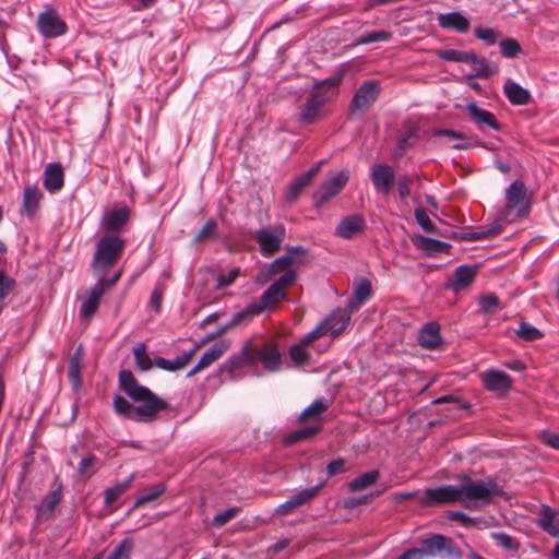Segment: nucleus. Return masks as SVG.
Returning a JSON list of instances; mask_svg holds the SVG:
<instances>
[{"instance_id":"obj_1","label":"nucleus","mask_w":559,"mask_h":559,"mask_svg":"<svg viewBox=\"0 0 559 559\" xmlns=\"http://www.w3.org/2000/svg\"><path fill=\"white\" fill-rule=\"evenodd\" d=\"M119 388L134 402V406L121 395H115L112 406L115 412L124 418L138 423H152L157 414L169 408V403L157 396L148 388L141 385L129 369H122L118 377Z\"/></svg>"},{"instance_id":"obj_2","label":"nucleus","mask_w":559,"mask_h":559,"mask_svg":"<svg viewBox=\"0 0 559 559\" xmlns=\"http://www.w3.org/2000/svg\"><path fill=\"white\" fill-rule=\"evenodd\" d=\"M126 240L119 234H104L96 245L91 269L96 275H105L122 257Z\"/></svg>"},{"instance_id":"obj_3","label":"nucleus","mask_w":559,"mask_h":559,"mask_svg":"<svg viewBox=\"0 0 559 559\" xmlns=\"http://www.w3.org/2000/svg\"><path fill=\"white\" fill-rule=\"evenodd\" d=\"M459 492L462 497L460 502L464 503L466 508H471L472 501L489 502L493 496L501 495L502 489L492 480L483 483L464 476L462 484L459 486Z\"/></svg>"},{"instance_id":"obj_4","label":"nucleus","mask_w":559,"mask_h":559,"mask_svg":"<svg viewBox=\"0 0 559 559\" xmlns=\"http://www.w3.org/2000/svg\"><path fill=\"white\" fill-rule=\"evenodd\" d=\"M506 207L503 210V219L514 215L516 218H522L530 213V195L527 194L526 187L522 180L513 181L504 192Z\"/></svg>"},{"instance_id":"obj_5","label":"nucleus","mask_w":559,"mask_h":559,"mask_svg":"<svg viewBox=\"0 0 559 559\" xmlns=\"http://www.w3.org/2000/svg\"><path fill=\"white\" fill-rule=\"evenodd\" d=\"M286 237V228L283 224L262 227L255 230L253 238L259 243L260 252L269 258L281 250L282 243Z\"/></svg>"},{"instance_id":"obj_6","label":"nucleus","mask_w":559,"mask_h":559,"mask_svg":"<svg viewBox=\"0 0 559 559\" xmlns=\"http://www.w3.org/2000/svg\"><path fill=\"white\" fill-rule=\"evenodd\" d=\"M344 79V71L338 70L330 78L314 83L311 92V98L307 105H325L332 102L340 92V85Z\"/></svg>"},{"instance_id":"obj_7","label":"nucleus","mask_w":559,"mask_h":559,"mask_svg":"<svg viewBox=\"0 0 559 559\" xmlns=\"http://www.w3.org/2000/svg\"><path fill=\"white\" fill-rule=\"evenodd\" d=\"M421 547L418 548L421 552V559L426 557H436L441 554H447L450 557H460L461 551L451 538L443 535H432L429 538L421 540Z\"/></svg>"},{"instance_id":"obj_8","label":"nucleus","mask_w":559,"mask_h":559,"mask_svg":"<svg viewBox=\"0 0 559 559\" xmlns=\"http://www.w3.org/2000/svg\"><path fill=\"white\" fill-rule=\"evenodd\" d=\"M349 179V173L342 170L334 177L323 181L312 195L316 207L322 206L330 199L337 195L346 186Z\"/></svg>"},{"instance_id":"obj_9","label":"nucleus","mask_w":559,"mask_h":559,"mask_svg":"<svg viewBox=\"0 0 559 559\" xmlns=\"http://www.w3.org/2000/svg\"><path fill=\"white\" fill-rule=\"evenodd\" d=\"M484 388L498 397L504 396L512 389V378L499 369H487L479 374Z\"/></svg>"},{"instance_id":"obj_10","label":"nucleus","mask_w":559,"mask_h":559,"mask_svg":"<svg viewBox=\"0 0 559 559\" xmlns=\"http://www.w3.org/2000/svg\"><path fill=\"white\" fill-rule=\"evenodd\" d=\"M308 249L302 246H293L286 249V253L275 259L269 266L270 276L281 272L292 270L293 265H299L305 262Z\"/></svg>"},{"instance_id":"obj_11","label":"nucleus","mask_w":559,"mask_h":559,"mask_svg":"<svg viewBox=\"0 0 559 559\" xmlns=\"http://www.w3.org/2000/svg\"><path fill=\"white\" fill-rule=\"evenodd\" d=\"M38 32L45 38H56L67 33V24L53 9L39 13L37 19Z\"/></svg>"},{"instance_id":"obj_12","label":"nucleus","mask_w":559,"mask_h":559,"mask_svg":"<svg viewBox=\"0 0 559 559\" xmlns=\"http://www.w3.org/2000/svg\"><path fill=\"white\" fill-rule=\"evenodd\" d=\"M251 356L253 364L262 362L264 369L270 372H276L281 369L282 354L278 346L273 342L264 344L260 349L251 348Z\"/></svg>"},{"instance_id":"obj_13","label":"nucleus","mask_w":559,"mask_h":559,"mask_svg":"<svg viewBox=\"0 0 559 559\" xmlns=\"http://www.w3.org/2000/svg\"><path fill=\"white\" fill-rule=\"evenodd\" d=\"M130 218V209L121 206L120 209L105 212L100 218L99 227L105 234H118L128 224Z\"/></svg>"},{"instance_id":"obj_14","label":"nucleus","mask_w":559,"mask_h":559,"mask_svg":"<svg viewBox=\"0 0 559 559\" xmlns=\"http://www.w3.org/2000/svg\"><path fill=\"white\" fill-rule=\"evenodd\" d=\"M323 484H319L314 487L305 488L292 496L287 501L280 504L275 509V514L287 515L294 512L295 509L301 507L313 499L322 488Z\"/></svg>"},{"instance_id":"obj_15","label":"nucleus","mask_w":559,"mask_h":559,"mask_svg":"<svg viewBox=\"0 0 559 559\" xmlns=\"http://www.w3.org/2000/svg\"><path fill=\"white\" fill-rule=\"evenodd\" d=\"M366 228V219L361 214H350L343 217L334 230V236L342 239H353Z\"/></svg>"},{"instance_id":"obj_16","label":"nucleus","mask_w":559,"mask_h":559,"mask_svg":"<svg viewBox=\"0 0 559 559\" xmlns=\"http://www.w3.org/2000/svg\"><path fill=\"white\" fill-rule=\"evenodd\" d=\"M460 499H462V497L459 492V486L444 485L427 489L424 502L426 504H443L460 502Z\"/></svg>"},{"instance_id":"obj_17","label":"nucleus","mask_w":559,"mask_h":559,"mask_svg":"<svg viewBox=\"0 0 559 559\" xmlns=\"http://www.w3.org/2000/svg\"><path fill=\"white\" fill-rule=\"evenodd\" d=\"M230 347L228 340L216 342L211 348L203 353L198 364L188 372V377H192L203 369L210 367L217 361Z\"/></svg>"},{"instance_id":"obj_18","label":"nucleus","mask_w":559,"mask_h":559,"mask_svg":"<svg viewBox=\"0 0 559 559\" xmlns=\"http://www.w3.org/2000/svg\"><path fill=\"white\" fill-rule=\"evenodd\" d=\"M371 180L377 192L389 194L393 182L394 171L391 166L386 164H374L371 168Z\"/></svg>"},{"instance_id":"obj_19","label":"nucleus","mask_w":559,"mask_h":559,"mask_svg":"<svg viewBox=\"0 0 559 559\" xmlns=\"http://www.w3.org/2000/svg\"><path fill=\"white\" fill-rule=\"evenodd\" d=\"M336 318H340L343 321H346V316L343 312H336L332 319L328 322L331 323ZM326 323H319L312 331L302 336V338L298 342L304 347H309L316 340L322 337L324 334L330 332L334 337L338 336L343 332V326L328 325Z\"/></svg>"},{"instance_id":"obj_20","label":"nucleus","mask_w":559,"mask_h":559,"mask_svg":"<svg viewBox=\"0 0 559 559\" xmlns=\"http://www.w3.org/2000/svg\"><path fill=\"white\" fill-rule=\"evenodd\" d=\"M104 294L102 284H95L86 292L80 307V317L82 319L90 320L97 312Z\"/></svg>"},{"instance_id":"obj_21","label":"nucleus","mask_w":559,"mask_h":559,"mask_svg":"<svg viewBox=\"0 0 559 559\" xmlns=\"http://www.w3.org/2000/svg\"><path fill=\"white\" fill-rule=\"evenodd\" d=\"M43 183L50 193H56L63 188L64 173L59 163H51L45 167Z\"/></svg>"},{"instance_id":"obj_22","label":"nucleus","mask_w":559,"mask_h":559,"mask_svg":"<svg viewBox=\"0 0 559 559\" xmlns=\"http://www.w3.org/2000/svg\"><path fill=\"white\" fill-rule=\"evenodd\" d=\"M465 63L471 67V78H489L498 71L496 64H491L485 58L478 57L476 53L469 51Z\"/></svg>"},{"instance_id":"obj_23","label":"nucleus","mask_w":559,"mask_h":559,"mask_svg":"<svg viewBox=\"0 0 559 559\" xmlns=\"http://www.w3.org/2000/svg\"><path fill=\"white\" fill-rule=\"evenodd\" d=\"M477 274V267L474 265H461L455 269L451 282L447 285L453 292H460L471 285Z\"/></svg>"},{"instance_id":"obj_24","label":"nucleus","mask_w":559,"mask_h":559,"mask_svg":"<svg viewBox=\"0 0 559 559\" xmlns=\"http://www.w3.org/2000/svg\"><path fill=\"white\" fill-rule=\"evenodd\" d=\"M418 344L427 349H436L442 342L439 323H426L418 333Z\"/></svg>"},{"instance_id":"obj_25","label":"nucleus","mask_w":559,"mask_h":559,"mask_svg":"<svg viewBox=\"0 0 559 559\" xmlns=\"http://www.w3.org/2000/svg\"><path fill=\"white\" fill-rule=\"evenodd\" d=\"M438 24L441 28L453 29L457 33H466L469 29V21L457 11L438 15Z\"/></svg>"},{"instance_id":"obj_26","label":"nucleus","mask_w":559,"mask_h":559,"mask_svg":"<svg viewBox=\"0 0 559 559\" xmlns=\"http://www.w3.org/2000/svg\"><path fill=\"white\" fill-rule=\"evenodd\" d=\"M380 84L378 81H366L356 91L350 105H369L377 100L380 94Z\"/></svg>"},{"instance_id":"obj_27","label":"nucleus","mask_w":559,"mask_h":559,"mask_svg":"<svg viewBox=\"0 0 559 559\" xmlns=\"http://www.w3.org/2000/svg\"><path fill=\"white\" fill-rule=\"evenodd\" d=\"M41 199L43 192L37 185L25 187L21 213L28 217H33L39 209Z\"/></svg>"},{"instance_id":"obj_28","label":"nucleus","mask_w":559,"mask_h":559,"mask_svg":"<svg viewBox=\"0 0 559 559\" xmlns=\"http://www.w3.org/2000/svg\"><path fill=\"white\" fill-rule=\"evenodd\" d=\"M134 480V475H130L122 481L116 483L104 490V506L110 509V512L117 510V507H112L116 501L131 487Z\"/></svg>"},{"instance_id":"obj_29","label":"nucleus","mask_w":559,"mask_h":559,"mask_svg":"<svg viewBox=\"0 0 559 559\" xmlns=\"http://www.w3.org/2000/svg\"><path fill=\"white\" fill-rule=\"evenodd\" d=\"M83 355V345L80 344L69 361L68 378L74 391H78L82 385L81 369Z\"/></svg>"},{"instance_id":"obj_30","label":"nucleus","mask_w":559,"mask_h":559,"mask_svg":"<svg viewBox=\"0 0 559 559\" xmlns=\"http://www.w3.org/2000/svg\"><path fill=\"white\" fill-rule=\"evenodd\" d=\"M538 526L550 536H559V513L550 507H542L540 518L537 521Z\"/></svg>"},{"instance_id":"obj_31","label":"nucleus","mask_w":559,"mask_h":559,"mask_svg":"<svg viewBox=\"0 0 559 559\" xmlns=\"http://www.w3.org/2000/svg\"><path fill=\"white\" fill-rule=\"evenodd\" d=\"M503 91L513 105H525L532 102L530 92L510 79L504 82Z\"/></svg>"},{"instance_id":"obj_32","label":"nucleus","mask_w":559,"mask_h":559,"mask_svg":"<svg viewBox=\"0 0 559 559\" xmlns=\"http://www.w3.org/2000/svg\"><path fill=\"white\" fill-rule=\"evenodd\" d=\"M246 365H253V358L251 356V347L245 346L241 352L230 356L224 365L221 367L222 371L234 373L239 368Z\"/></svg>"},{"instance_id":"obj_33","label":"nucleus","mask_w":559,"mask_h":559,"mask_svg":"<svg viewBox=\"0 0 559 559\" xmlns=\"http://www.w3.org/2000/svg\"><path fill=\"white\" fill-rule=\"evenodd\" d=\"M197 353V348H191L189 352L185 353L181 356L176 357L174 360H168L163 357H157L154 360L156 367L167 370V371H177L186 367L194 354Z\"/></svg>"},{"instance_id":"obj_34","label":"nucleus","mask_w":559,"mask_h":559,"mask_svg":"<svg viewBox=\"0 0 559 559\" xmlns=\"http://www.w3.org/2000/svg\"><path fill=\"white\" fill-rule=\"evenodd\" d=\"M415 245L429 254L449 253L451 248V246L444 241L425 236H418L415 240Z\"/></svg>"},{"instance_id":"obj_35","label":"nucleus","mask_w":559,"mask_h":559,"mask_svg":"<svg viewBox=\"0 0 559 559\" xmlns=\"http://www.w3.org/2000/svg\"><path fill=\"white\" fill-rule=\"evenodd\" d=\"M466 108H467L469 117L479 127L487 126L493 130H500V124L497 121L496 117L491 112H489L480 107H466Z\"/></svg>"},{"instance_id":"obj_36","label":"nucleus","mask_w":559,"mask_h":559,"mask_svg":"<svg viewBox=\"0 0 559 559\" xmlns=\"http://www.w3.org/2000/svg\"><path fill=\"white\" fill-rule=\"evenodd\" d=\"M61 497L62 493L60 487L48 493L36 508L38 518L48 519L60 502Z\"/></svg>"},{"instance_id":"obj_37","label":"nucleus","mask_w":559,"mask_h":559,"mask_svg":"<svg viewBox=\"0 0 559 559\" xmlns=\"http://www.w3.org/2000/svg\"><path fill=\"white\" fill-rule=\"evenodd\" d=\"M262 310L260 306H258L257 302L253 301L247 307H245L242 310L235 313L227 324L230 329L234 326L246 324L250 322L254 317L260 316Z\"/></svg>"},{"instance_id":"obj_38","label":"nucleus","mask_w":559,"mask_h":559,"mask_svg":"<svg viewBox=\"0 0 559 559\" xmlns=\"http://www.w3.org/2000/svg\"><path fill=\"white\" fill-rule=\"evenodd\" d=\"M286 296L285 292H282L277 286L272 284L261 296L259 301H255L260 306L262 312L265 309L273 308L277 302L284 299Z\"/></svg>"},{"instance_id":"obj_39","label":"nucleus","mask_w":559,"mask_h":559,"mask_svg":"<svg viewBox=\"0 0 559 559\" xmlns=\"http://www.w3.org/2000/svg\"><path fill=\"white\" fill-rule=\"evenodd\" d=\"M372 293L371 283L367 278L360 280L355 288H354V300L349 302V308L355 310L360 307V305L370 298Z\"/></svg>"},{"instance_id":"obj_40","label":"nucleus","mask_w":559,"mask_h":559,"mask_svg":"<svg viewBox=\"0 0 559 559\" xmlns=\"http://www.w3.org/2000/svg\"><path fill=\"white\" fill-rule=\"evenodd\" d=\"M330 407V402L325 397L314 400L304 412L299 415V420L312 418L320 420L321 415Z\"/></svg>"},{"instance_id":"obj_41","label":"nucleus","mask_w":559,"mask_h":559,"mask_svg":"<svg viewBox=\"0 0 559 559\" xmlns=\"http://www.w3.org/2000/svg\"><path fill=\"white\" fill-rule=\"evenodd\" d=\"M379 476H380V473L378 469L367 472V473L354 478L353 480H350L348 483V489L350 491L364 490V489L370 487L371 485H373L378 480Z\"/></svg>"},{"instance_id":"obj_42","label":"nucleus","mask_w":559,"mask_h":559,"mask_svg":"<svg viewBox=\"0 0 559 559\" xmlns=\"http://www.w3.org/2000/svg\"><path fill=\"white\" fill-rule=\"evenodd\" d=\"M321 430V426H308L297 429L284 438L285 445H293L301 440L309 439Z\"/></svg>"},{"instance_id":"obj_43","label":"nucleus","mask_w":559,"mask_h":559,"mask_svg":"<svg viewBox=\"0 0 559 559\" xmlns=\"http://www.w3.org/2000/svg\"><path fill=\"white\" fill-rule=\"evenodd\" d=\"M146 349L147 348L144 343H139L133 348L135 365L138 369H140L141 371H147L152 369V367L155 365L154 361L148 356Z\"/></svg>"},{"instance_id":"obj_44","label":"nucleus","mask_w":559,"mask_h":559,"mask_svg":"<svg viewBox=\"0 0 559 559\" xmlns=\"http://www.w3.org/2000/svg\"><path fill=\"white\" fill-rule=\"evenodd\" d=\"M289 357L295 366L301 367L310 364L311 355L307 350V347L301 346L300 344H294L289 348Z\"/></svg>"},{"instance_id":"obj_45","label":"nucleus","mask_w":559,"mask_h":559,"mask_svg":"<svg viewBox=\"0 0 559 559\" xmlns=\"http://www.w3.org/2000/svg\"><path fill=\"white\" fill-rule=\"evenodd\" d=\"M134 544L131 538H124L121 540L107 559H130Z\"/></svg>"},{"instance_id":"obj_46","label":"nucleus","mask_w":559,"mask_h":559,"mask_svg":"<svg viewBox=\"0 0 559 559\" xmlns=\"http://www.w3.org/2000/svg\"><path fill=\"white\" fill-rule=\"evenodd\" d=\"M516 336L526 342L539 340L544 336L543 332L527 322H522L515 331Z\"/></svg>"},{"instance_id":"obj_47","label":"nucleus","mask_w":559,"mask_h":559,"mask_svg":"<svg viewBox=\"0 0 559 559\" xmlns=\"http://www.w3.org/2000/svg\"><path fill=\"white\" fill-rule=\"evenodd\" d=\"M468 51L455 49H436L435 55L445 61L465 63Z\"/></svg>"},{"instance_id":"obj_48","label":"nucleus","mask_w":559,"mask_h":559,"mask_svg":"<svg viewBox=\"0 0 559 559\" xmlns=\"http://www.w3.org/2000/svg\"><path fill=\"white\" fill-rule=\"evenodd\" d=\"M218 237L217 223L215 219H209L205 225L200 229L194 238V242L199 243L206 239Z\"/></svg>"},{"instance_id":"obj_49","label":"nucleus","mask_w":559,"mask_h":559,"mask_svg":"<svg viewBox=\"0 0 559 559\" xmlns=\"http://www.w3.org/2000/svg\"><path fill=\"white\" fill-rule=\"evenodd\" d=\"M310 182L306 179H304V176H299L297 178H295L290 186H289V189L287 191V194H286V200L288 203H293L295 202L300 192L304 190L305 187H307Z\"/></svg>"},{"instance_id":"obj_50","label":"nucleus","mask_w":559,"mask_h":559,"mask_svg":"<svg viewBox=\"0 0 559 559\" xmlns=\"http://www.w3.org/2000/svg\"><path fill=\"white\" fill-rule=\"evenodd\" d=\"M392 34L386 31H376L361 35L357 38V45H367L376 41H386L391 38Z\"/></svg>"},{"instance_id":"obj_51","label":"nucleus","mask_w":559,"mask_h":559,"mask_svg":"<svg viewBox=\"0 0 559 559\" xmlns=\"http://www.w3.org/2000/svg\"><path fill=\"white\" fill-rule=\"evenodd\" d=\"M165 491V487L163 485H157L151 489H147L141 496L136 498L134 501L133 508H139L147 502H151L157 499Z\"/></svg>"},{"instance_id":"obj_52","label":"nucleus","mask_w":559,"mask_h":559,"mask_svg":"<svg viewBox=\"0 0 559 559\" xmlns=\"http://www.w3.org/2000/svg\"><path fill=\"white\" fill-rule=\"evenodd\" d=\"M499 306V298L495 294H486L479 298L480 310L486 314L492 313Z\"/></svg>"},{"instance_id":"obj_53","label":"nucleus","mask_w":559,"mask_h":559,"mask_svg":"<svg viewBox=\"0 0 559 559\" xmlns=\"http://www.w3.org/2000/svg\"><path fill=\"white\" fill-rule=\"evenodd\" d=\"M321 116H323L321 107H302L298 119L304 124H310L316 122Z\"/></svg>"},{"instance_id":"obj_54","label":"nucleus","mask_w":559,"mask_h":559,"mask_svg":"<svg viewBox=\"0 0 559 559\" xmlns=\"http://www.w3.org/2000/svg\"><path fill=\"white\" fill-rule=\"evenodd\" d=\"M501 55L506 58H514L520 51V44L513 38H507L500 41Z\"/></svg>"},{"instance_id":"obj_55","label":"nucleus","mask_w":559,"mask_h":559,"mask_svg":"<svg viewBox=\"0 0 559 559\" xmlns=\"http://www.w3.org/2000/svg\"><path fill=\"white\" fill-rule=\"evenodd\" d=\"M500 231H501V227L495 226V227H491V228H488V229L481 230V231L467 233L463 236V239L468 240V241L489 239V238L498 235Z\"/></svg>"},{"instance_id":"obj_56","label":"nucleus","mask_w":559,"mask_h":559,"mask_svg":"<svg viewBox=\"0 0 559 559\" xmlns=\"http://www.w3.org/2000/svg\"><path fill=\"white\" fill-rule=\"evenodd\" d=\"M97 457L94 454H88L84 456L79 463L78 472L81 476L90 478L94 475L95 471L92 469L93 465L96 463Z\"/></svg>"},{"instance_id":"obj_57","label":"nucleus","mask_w":559,"mask_h":559,"mask_svg":"<svg viewBox=\"0 0 559 559\" xmlns=\"http://www.w3.org/2000/svg\"><path fill=\"white\" fill-rule=\"evenodd\" d=\"M415 218L417 224L426 231V233H435L436 226L430 221L427 212L424 209H416L415 210Z\"/></svg>"},{"instance_id":"obj_58","label":"nucleus","mask_w":559,"mask_h":559,"mask_svg":"<svg viewBox=\"0 0 559 559\" xmlns=\"http://www.w3.org/2000/svg\"><path fill=\"white\" fill-rule=\"evenodd\" d=\"M239 512H240V508H237V507L226 509V510L217 513L214 516L213 524L215 526L221 527V526L225 525L228 521H230L231 519L237 516Z\"/></svg>"},{"instance_id":"obj_59","label":"nucleus","mask_w":559,"mask_h":559,"mask_svg":"<svg viewBox=\"0 0 559 559\" xmlns=\"http://www.w3.org/2000/svg\"><path fill=\"white\" fill-rule=\"evenodd\" d=\"M15 281L0 271V300L4 299L14 288Z\"/></svg>"},{"instance_id":"obj_60","label":"nucleus","mask_w":559,"mask_h":559,"mask_svg":"<svg viewBox=\"0 0 559 559\" xmlns=\"http://www.w3.org/2000/svg\"><path fill=\"white\" fill-rule=\"evenodd\" d=\"M474 34L478 39L484 40L489 45H493L499 37L492 28L476 27L474 29Z\"/></svg>"},{"instance_id":"obj_61","label":"nucleus","mask_w":559,"mask_h":559,"mask_svg":"<svg viewBox=\"0 0 559 559\" xmlns=\"http://www.w3.org/2000/svg\"><path fill=\"white\" fill-rule=\"evenodd\" d=\"M240 274V269L239 267H234L231 269L228 274L226 275H219L217 277V282H216V289H222L226 286H229L230 284H233L236 278L239 276Z\"/></svg>"},{"instance_id":"obj_62","label":"nucleus","mask_w":559,"mask_h":559,"mask_svg":"<svg viewBox=\"0 0 559 559\" xmlns=\"http://www.w3.org/2000/svg\"><path fill=\"white\" fill-rule=\"evenodd\" d=\"M413 183V179L408 175L400 176L397 179V190L399 195L402 200L408 198L411 195V185Z\"/></svg>"},{"instance_id":"obj_63","label":"nucleus","mask_w":559,"mask_h":559,"mask_svg":"<svg viewBox=\"0 0 559 559\" xmlns=\"http://www.w3.org/2000/svg\"><path fill=\"white\" fill-rule=\"evenodd\" d=\"M164 286L158 284L154 287L150 296V306L155 310V312H159L164 296Z\"/></svg>"},{"instance_id":"obj_64","label":"nucleus","mask_w":559,"mask_h":559,"mask_svg":"<svg viewBox=\"0 0 559 559\" xmlns=\"http://www.w3.org/2000/svg\"><path fill=\"white\" fill-rule=\"evenodd\" d=\"M296 281V272L294 270H287L278 280H276L273 284L277 286L282 292L293 285Z\"/></svg>"}]
</instances>
